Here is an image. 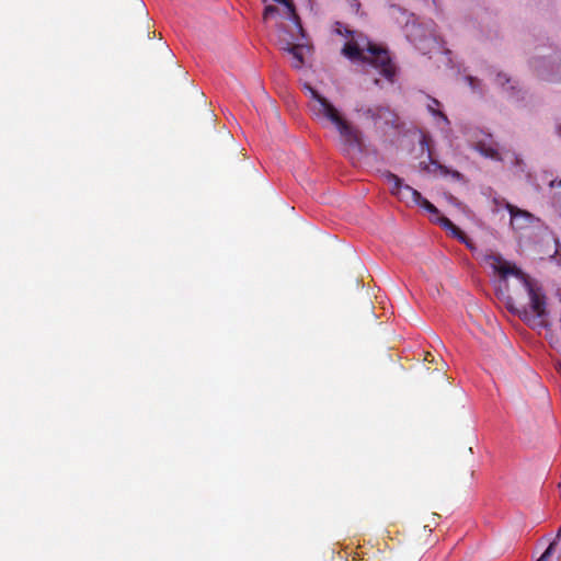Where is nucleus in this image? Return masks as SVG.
Here are the masks:
<instances>
[{"mask_svg": "<svg viewBox=\"0 0 561 561\" xmlns=\"http://www.w3.org/2000/svg\"><path fill=\"white\" fill-rule=\"evenodd\" d=\"M558 369H559V371H561V364L559 365V368H558Z\"/></svg>", "mask_w": 561, "mask_h": 561, "instance_id": "nucleus-22", "label": "nucleus"}, {"mask_svg": "<svg viewBox=\"0 0 561 561\" xmlns=\"http://www.w3.org/2000/svg\"><path fill=\"white\" fill-rule=\"evenodd\" d=\"M383 176L386 181L389 184H391V194L397 196L407 205H416L417 202L421 199V193L413 188L412 186L403 184L402 180L398 175L388 171L383 174Z\"/></svg>", "mask_w": 561, "mask_h": 561, "instance_id": "nucleus-4", "label": "nucleus"}, {"mask_svg": "<svg viewBox=\"0 0 561 561\" xmlns=\"http://www.w3.org/2000/svg\"><path fill=\"white\" fill-rule=\"evenodd\" d=\"M494 203L497 206H503L508 210L511 215V227L516 231L527 229L534 224L536 219V217L531 213L525 209H520L517 206L506 202L505 199L500 201L495 198Z\"/></svg>", "mask_w": 561, "mask_h": 561, "instance_id": "nucleus-6", "label": "nucleus"}, {"mask_svg": "<svg viewBox=\"0 0 561 561\" xmlns=\"http://www.w3.org/2000/svg\"><path fill=\"white\" fill-rule=\"evenodd\" d=\"M280 49L291 55V66L295 69H300L305 65L306 54L311 51V46L302 43H293L289 41H280Z\"/></svg>", "mask_w": 561, "mask_h": 561, "instance_id": "nucleus-7", "label": "nucleus"}, {"mask_svg": "<svg viewBox=\"0 0 561 561\" xmlns=\"http://www.w3.org/2000/svg\"><path fill=\"white\" fill-rule=\"evenodd\" d=\"M416 205L428 211L433 216L432 220L439 224L445 230L449 231L453 237L457 238L459 241L463 243H467V237L465 232L461 231L447 217L440 215L439 210L434 204H432L430 201L421 196V199L417 202Z\"/></svg>", "mask_w": 561, "mask_h": 561, "instance_id": "nucleus-5", "label": "nucleus"}, {"mask_svg": "<svg viewBox=\"0 0 561 561\" xmlns=\"http://www.w3.org/2000/svg\"><path fill=\"white\" fill-rule=\"evenodd\" d=\"M342 53L352 60H360L379 69L380 75L389 82L394 81L396 66L387 49L373 43H367L366 48H360L357 43L348 42L344 45Z\"/></svg>", "mask_w": 561, "mask_h": 561, "instance_id": "nucleus-2", "label": "nucleus"}, {"mask_svg": "<svg viewBox=\"0 0 561 561\" xmlns=\"http://www.w3.org/2000/svg\"><path fill=\"white\" fill-rule=\"evenodd\" d=\"M553 543H551L546 551L540 556L537 561H547L548 558L552 554Z\"/></svg>", "mask_w": 561, "mask_h": 561, "instance_id": "nucleus-14", "label": "nucleus"}, {"mask_svg": "<svg viewBox=\"0 0 561 561\" xmlns=\"http://www.w3.org/2000/svg\"><path fill=\"white\" fill-rule=\"evenodd\" d=\"M278 12L277 7L275 5H266L263 12V19L267 20L271 16H274Z\"/></svg>", "mask_w": 561, "mask_h": 561, "instance_id": "nucleus-12", "label": "nucleus"}, {"mask_svg": "<svg viewBox=\"0 0 561 561\" xmlns=\"http://www.w3.org/2000/svg\"><path fill=\"white\" fill-rule=\"evenodd\" d=\"M313 100L311 111L317 117H322L332 123L344 141L351 146H357L360 142L359 133L355 129L335 108V106L317 90L307 87Z\"/></svg>", "mask_w": 561, "mask_h": 561, "instance_id": "nucleus-3", "label": "nucleus"}, {"mask_svg": "<svg viewBox=\"0 0 561 561\" xmlns=\"http://www.w3.org/2000/svg\"><path fill=\"white\" fill-rule=\"evenodd\" d=\"M388 112V108L382 106H376V107H368L364 111V115L367 118H370L373 121H377L382 116V113Z\"/></svg>", "mask_w": 561, "mask_h": 561, "instance_id": "nucleus-10", "label": "nucleus"}, {"mask_svg": "<svg viewBox=\"0 0 561 561\" xmlns=\"http://www.w3.org/2000/svg\"><path fill=\"white\" fill-rule=\"evenodd\" d=\"M438 359H439V362L442 364L440 367H439V370H442L444 368V366H446V363L443 360V358L440 356H438ZM424 362H426V363H437V357L435 355H433L432 353L427 352L424 355ZM436 369H438V367Z\"/></svg>", "mask_w": 561, "mask_h": 561, "instance_id": "nucleus-11", "label": "nucleus"}, {"mask_svg": "<svg viewBox=\"0 0 561 561\" xmlns=\"http://www.w3.org/2000/svg\"><path fill=\"white\" fill-rule=\"evenodd\" d=\"M549 186L550 188H561V179L550 181Z\"/></svg>", "mask_w": 561, "mask_h": 561, "instance_id": "nucleus-16", "label": "nucleus"}, {"mask_svg": "<svg viewBox=\"0 0 561 561\" xmlns=\"http://www.w3.org/2000/svg\"><path fill=\"white\" fill-rule=\"evenodd\" d=\"M499 274L502 277H507L508 275H515L522 278L523 287L527 295L528 302L523 304L519 301L513 300L510 298L508 308L513 313L518 314L524 321L536 323H543V318L547 314L546 310V297L541 293L539 288H536L529 279L525 277L519 268L514 265H511L508 262H500L496 267Z\"/></svg>", "mask_w": 561, "mask_h": 561, "instance_id": "nucleus-1", "label": "nucleus"}, {"mask_svg": "<svg viewBox=\"0 0 561 561\" xmlns=\"http://www.w3.org/2000/svg\"><path fill=\"white\" fill-rule=\"evenodd\" d=\"M428 100H430V103L427 104L428 112L432 115L442 118L446 124H449L447 116L437 108L440 105L439 101L434 98H428Z\"/></svg>", "mask_w": 561, "mask_h": 561, "instance_id": "nucleus-9", "label": "nucleus"}, {"mask_svg": "<svg viewBox=\"0 0 561 561\" xmlns=\"http://www.w3.org/2000/svg\"><path fill=\"white\" fill-rule=\"evenodd\" d=\"M497 82L501 83L502 85H504L505 83L510 82V79L505 75L499 73Z\"/></svg>", "mask_w": 561, "mask_h": 561, "instance_id": "nucleus-15", "label": "nucleus"}, {"mask_svg": "<svg viewBox=\"0 0 561 561\" xmlns=\"http://www.w3.org/2000/svg\"><path fill=\"white\" fill-rule=\"evenodd\" d=\"M274 1L286 5L288 13L293 16V19L296 22V26H297L301 37H305V31L300 23L299 16L296 13L294 3L290 0H274Z\"/></svg>", "mask_w": 561, "mask_h": 561, "instance_id": "nucleus-8", "label": "nucleus"}, {"mask_svg": "<svg viewBox=\"0 0 561 561\" xmlns=\"http://www.w3.org/2000/svg\"><path fill=\"white\" fill-rule=\"evenodd\" d=\"M430 164L434 167L435 170H439L442 174H449L448 169L445 165L439 164L437 161L430 158Z\"/></svg>", "mask_w": 561, "mask_h": 561, "instance_id": "nucleus-13", "label": "nucleus"}, {"mask_svg": "<svg viewBox=\"0 0 561 561\" xmlns=\"http://www.w3.org/2000/svg\"><path fill=\"white\" fill-rule=\"evenodd\" d=\"M558 134L561 136V124L558 126Z\"/></svg>", "mask_w": 561, "mask_h": 561, "instance_id": "nucleus-19", "label": "nucleus"}, {"mask_svg": "<svg viewBox=\"0 0 561 561\" xmlns=\"http://www.w3.org/2000/svg\"><path fill=\"white\" fill-rule=\"evenodd\" d=\"M453 175H454V176L459 178V176H460V173H459V172H457V171H454V172H453Z\"/></svg>", "mask_w": 561, "mask_h": 561, "instance_id": "nucleus-18", "label": "nucleus"}, {"mask_svg": "<svg viewBox=\"0 0 561 561\" xmlns=\"http://www.w3.org/2000/svg\"><path fill=\"white\" fill-rule=\"evenodd\" d=\"M558 76H559L558 81H561V61L558 66Z\"/></svg>", "mask_w": 561, "mask_h": 561, "instance_id": "nucleus-17", "label": "nucleus"}, {"mask_svg": "<svg viewBox=\"0 0 561 561\" xmlns=\"http://www.w3.org/2000/svg\"><path fill=\"white\" fill-rule=\"evenodd\" d=\"M468 79H469L470 83L473 82V78L472 77H469Z\"/></svg>", "mask_w": 561, "mask_h": 561, "instance_id": "nucleus-21", "label": "nucleus"}, {"mask_svg": "<svg viewBox=\"0 0 561 561\" xmlns=\"http://www.w3.org/2000/svg\"><path fill=\"white\" fill-rule=\"evenodd\" d=\"M374 83H375V84H379V79H375V80H374Z\"/></svg>", "mask_w": 561, "mask_h": 561, "instance_id": "nucleus-20", "label": "nucleus"}]
</instances>
